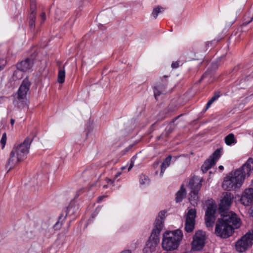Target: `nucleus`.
<instances>
[{
	"label": "nucleus",
	"instance_id": "obj_1",
	"mask_svg": "<svg viewBox=\"0 0 253 253\" xmlns=\"http://www.w3.org/2000/svg\"><path fill=\"white\" fill-rule=\"evenodd\" d=\"M241 224V220L236 213L227 211L222 218L218 219L215 225V233L220 238H227L232 235L234 229L239 228Z\"/></svg>",
	"mask_w": 253,
	"mask_h": 253
},
{
	"label": "nucleus",
	"instance_id": "obj_2",
	"mask_svg": "<svg viewBox=\"0 0 253 253\" xmlns=\"http://www.w3.org/2000/svg\"><path fill=\"white\" fill-rule=\"evenodd\" d=\"M32 141V139L27 137L22 143L14 147L7 164V168L11 169L18 163L24 160L26 158Z\"/></svg>",
	"mask_w": 253,
	"mask_h": 253
},
{
	"label": "nucleus",
	"instance_id": "obj_3",
	"mask_svg": "<svg viewBox=\"0 0 253 253\" xmlns=\"http://www.w3.org/2000/svg\"><path fill=\"white\" fill-rule=\"evenodd\" d=\"M182 238V232L179 229L165 232L163 236L162 249L166 251H172L176 250L179 247Z\"/></svg>",
	"mask_w": 253,
	"mask_h": 253
},
{
	"label": "nucleus",
	"instance_id": "obj_4",
	"mask_svg": "<svg viewBox=\"0 0 253 253\" xmlns=\"http://www.w3.org/2000/svg\"><path fill=\"white\" fill-rule=\"evenodd\" d=\"M244 175L240 170H236L225 177L222 183L224 189L230 191L240 187L244 180Z\"/></svg>",
	"mask_w": 253,
	"mask_h": 253
},
{
	"label": "nucleus",
	"instance_id": "obj_5",
	"mask_svg": "<svg viewBox=\"0 0 253 253\" xmlns=\"http://www.w3.org/2000/svg\"><path fill=\"white\" fill-rule=\"evenodd\" d=\"M202 178L193 177L189 181L188 186L191 189L189 200L190 204L196 206L199 201L198 191L201 188Z\"/></svg>",
	"mask_w": 253,
	"mask_h": 253
},
{
	"label": "nucleus",
	"instance_id": "obj_6",
	"mask_svg": "<svg viewBox=\"0 0 253 253\" xmlns=\"http://www.w3.org/2000/svg\"><path fill=\"white\" fill-rule=\"evenodd\" d=\"M253 244V230L249 231L238 240L235 244L236 250L240 253L245 252Z\"/></svg>",
	"mask_w": 253,
	"mask_h": 253
},
{
	"label": "nucleus",
	"instance_id": "obj_7",
	"mask_svg": "<svg viewBox=\"0 0 253 253\" xmlns=\"http://www.w3.org/2000/svg\"><path fill=\"white\" fill-rule=\"evenodd\" d=\"M205 233L202 231H197L193 236L192 243V250L193 251L201 250L205 243Z\"/></svg>",
	"mask_w": 253,
	"mask_h": 253
},
{
	"label": "nucleus",
	"instance_id": "obj_8",
	"mask_svg": "<svg viewBox=\"0 0 253 253\" xmlns=\"http://www.w3.org/2000/svg\"><path fill=\"white\" fill-rule=\"evenodd\" d=\"M221 156V150L216 149L208 159L206 160L202 166L201 169L203 172H206L213 166Z\"/></svg>",
	"mask_w": 253,
	"mask_h": 253
},
{
	"label": "nucleus",
	"instance_id": "obj_9",
	"mask_svg": "<svg viewBox=\"0 0 253 253\" xmlns=\"http://www.w3.org/2000/svg\"><path fill=\"white\" fill-rule=\"evenodd\" d=\"M196 211L195 209L189 210L185 219V229L187 232H192L195 227Z\"/></svg>",
	"mask_w": 253,
	"mask_h": 253
},
{
	"label": "nucleus",
	"instance_id": "obj_10",
	"mask_svg": "<svg viewBox=\"0 0 253 253\" xmlns=\"http://www.w3.org/2000/svg\"><path fill=\"white\" fill-rule=\"evenodd\" d=\"M233 198V195L230 193L225 192L223 194V197L219 205V210L221 212L229 208Z\"/></svg>",
	"mask_w": 253,
	"mask_h": 253
},
{
	"label": "nucleus",
	"instance_id": "obj_11",
	"mask_svg": "<svg viewBox=\"0 0 253 253\" xmlns=\"http://www.w3.org/2000/svg\"><path fill=\"white\" fill-rule=\"evenodd\" d=\"M165 213L166 212L164 211H161L159 213L158 216L155 220V227L152 231V236L155 234L160 235L163 226L164 218L165 217Z\"/></svg>",
	"mask_w": 253,
	"mask_h": 253
},
{
	"label": "nucleus",
	"instance_id": "obj_12",
	"mask_svg": "<svg viewBox=\"0 0 253 253\" xmlns=\"http://www.w3.org/2000/svg\"><path fill=\"white\" fill-rule=\"evenodd\" d=\"M30 83L28 80L25 79L23 81L17 91V98L19 100L24 99L26 98L27 93L29 91Z\"/></svg>",
	"mask_w": 253,
	"mask_h": 253
},
{
	"label": "nucleus",
	"instance_id": "obj_13",
	"mask_svg": "<svg viewBox=\"0 0 253 253\" xmlns=\"http://www.w3.org/2000/svg\"><path fill=\"white\" fill-rule=\"evenodd\" d=\"M240 202L245 206H250L253 203V190L245 189L240 198Z\"/></svg>",
	"mask_w": 253,
	"mask_h": 253
},
{
	"label": "nucleus",
	"instance_id": "obj_14",
	"mask_svg": "<svg viewBox=\"0 0 253 253\" xmlns=\"http://www.w3.org/2000/svg\"><path fill=\"white\" fill-rule=\"evenodd\" d=\"M215 210L212 206H209L205 213V222L208 227H212L215 220L214 215Z\"/></svg>",
	"mask_w": 253,
	"mask_h": 253
},
{
	"label": "nucleus",
	"instance_id": "obj_15",
	"mask_svg": "<svg viewBox=\"0 0 253 253\" xmlns=\"http://www.w3.org/2000/svg\"><path fill=\"white\" fill-rule=\"evenodd\" d=\"M166 86L167 84L163 82L162 80L155 84L153 90L154 96L156 99H158V97L161 95L165 94L166 93Z\"/></svg>",
	"mask_w": 253,
	"mask_h": 253
},
{
	"label": "nucleus",
	"instance_id": "obj_16",
	"mask_svg": "<svg viewBox=\"0 0 253 253\" xmlns=\"http://www.w3.org/2000/svg\"><path fill=\"white\" fill-rule=\"evenodd\" d=\"M237 170H240L245 178L246 175L250 176V173L253 170V159L250 158L241 168Z\"/></svg>",
	"mask_w": 253,
	"mask_h": 253
},
{
	"label": "nucleus",
	"instance_id": "obj_17",
	"mask_svg": "<svg viewBox=\"0 0 253 253\" xmlns=\"http://www.w3.org/2000/svg\"><path fill=\"white\" fill-rule=\"evenodd\" d=\"M159 236V235L155 234L153 235L152 236V233H151L149 239L146 244L145 249L151 252L154 251L155 250L156 247L159 243L160 240Z\"/></svg>",
	"mask_w": 253,
	"mask_h": 253
},
{
	"label": "nucleus",
	"instance_id": "obj_18",
	"mask_svg": "<svg viewBox=\"0 0 253 253\" xmlns=\"http://www.w3.org/2000/svg\"><path fill=\"white\" fill-rule=\"evenodd\" d=\"M33 65V62L31 59L27 58L17 64V68L21 71L26 72L30 70Z\"/></svg>",
	"mask_w": 253,
	"mask_h": 253
},
{
	"label": "nucleus",
	"instance_id": "obj_19",
	"mask_svg": "<svg viewBox=\"0 0 253 253\" xmlns=\"http://www.w3.org/2000/svg\"><path fill=\"white\" fill-rule=\"evenodd\" d=\"M36 19V14L34 13V9L31 12L29 16V28L32 32L34 31L35 29V21Z\"/></svg>",
	"mask_w": 253,
	"mask_h": 253
},
{
	"label": "nucleus",
	"instance_id": "obj_20",
	"mask_svg": "<svg viewBox=\"0 0 253 253\" xmlns=\"http://www.w3.org/2000/svg\"><path fill=\"white\" fill-rule=\"evenodd\" d=\"M186 192L183 186L181 185L180 189L176 193L175 201L177 203L180 202L185 197Z\"/></svg>",
	"mask_w": 253,
	"mask_h": 253
},
{
	"label": "nucleus",
	"instance_id": "obj_21",
	"mask_svg": "<svg viewBox=\"0 0 253 253\" xmlns=\"http://www.w3.org/2000/svg\"><path fill=\"white\" fill-rule=\"evenodd\" d=\"M171 160V157L170 156H169L165 159V160L164 161L163 163L161 165V173L163 174L166 168L169 166Z\"/></svg>",
	"mask_w": 253,
	"mask_h": 253
},
{
	"label": "nucleus",
	"instance_id": "obj_22",
	"mask_svg": "<svg viewBox=\"0 0 253 253\" xmlns=\"http://www.w3.org/2000/svg\"><path fill=\"white\" fill-rule=\"evenodd\" d=\"M225 142L227 145L236 143V139L233 133H230L225 137Z\"/></svg>",
	"mask_w": 253,
	"mask_h": 253
},
{
	"label": "nucleus",
	"instance_id": "obj_23",
	"mask_svg": "<svg viewBox=\"0 0 253 253\" xmlns=\"http://www.w3.org/2000/svg\"><path fill=\"white\" fill-rule=\"evenodd\" d=\"M220 96L219 92H216L211 99L207 102L206 107V110H208L211 105Z\"/></svg>",
	"mask_w": 253,
	"mask_h": 253
},
{
	"label": "nucleus",
	"instance_id": "obj_24",
	"mask_svg": "<svg viewBox=\"0 0 253 253\" xmlns=\"http://www.w3.org/2000/svg\"><path fill=\"white\" fill-rule=\"evenodd\" d=\"M65 70L60 69L58 74V82L60 84H63L65 81Z\"/></svg>",
	"mask_w": 253,
	"mask_h": 253
},
{
	"label": "nucleus",
	"instance_id": "obj_25",
	"mask_svg": "<svg viewBox=\"0 0 253 253\" xmlns=\"http://www.w3.org/2000/svg\"><path fill=\"white\" fill-rule=\"evenodd\" d=\"M164 8L161 6H158L154 8L153 9L152 15L155 19H156L158 17L159 13L162 10H164Z\"/></svg>",
	"mask_w": 253,
	"mask_h": 253
},
{
	"label": "nucleus",
	"instance_id": "obj_26",
	"mask_svg": "<svg viewBox=\"0 0 253 253\" xmlns=\"http://www.w3.org/2000/svg\"><path fill=\"white\" fill-rule=\"evenodd\" d=\"M105 183L103 185V188L104 189H106L108 187H110L113 186L114 184V180H112L109 178H106L104 180Z\"/></svg>",
	"mask_w": 253,
	"mask_h": 253
},
{
	"label": "nucleus",
	"instance_id": "obj_27",
	"mask_svg": "<svg viewBox=\"0 0 253 253\" xmlns=\"http://www.w3.org/2000/svg\"><path fill=\"white\" fill-rule=\"evenodd\" d=\"M6 142V133H4L0 140V143L2 145V148H3L5 145Z\"/></svg>",
	"mask_w": 253,
	"mask_h": 253
},
{
	"label": "nucleus",
	"instance_id": "obj_28",
	"mask_svg": "<svg viewBox=\"0 0 253 253\" xmlns=\"http://www.w3.org/2000/svg\"><path fill=\"white\" fill-rule=\"evenodd\" d=\"M149 182V179L147 176L143 175L141 177L140 180V183L141 184H148Z\"/></svg>",
	"mask_w": 253,
	"mask_h": 253
},
{
	"label": "nucleus",
	"instance_id": "obj_29",
	"mask_svg": "<svg viewBox=\"0 0 253 253\" xmlns=\"http://www.w3.org/2000/svg\"><path fill=\"white\" fill-rule=\"evenodd\" d=\"M40 18L41 24L44 23L46 20V14L45 12H43L41 14Z\"/></svg>",
	"mask_w": 253,
	"mask_h": 253
},
{
	"label": "nucleus",
	"instance_id": "obj_30",
	"mask_svg": "<svg viewBox=\"0 0 253 253\" xmlns=\"http://www.w3.org/2000/svg\"><path fill=\"white\" fill-rule=\"evenodd\" d=\"M135 159L136 158L134 156L131 159L129 167L128 168V171H129L134 166V161Z\"/></svg>",
	"mask_w": 253,
	"mask_h": 253
},
{
	"label": "nucleus",
	"instance_id": "obj_31",
	"mask_svg": "<svg viewBox=\"0 0 253 253\" xmlns=\"http://www.w3.org/2000/svg\"><path fill=\"white\" fill-rule=\"evenodd\" d=\"M179 66H180L179 61H176V62H173L171 65V67L172 68H174V69L177 68L178 67H179Z\"/></svg>",
	"mask_w": 253,
	"mask_h": 253
},
{
	"label": "nucleus",
	"instance_id": "obj_32",
	"mask_svg": "<svg viewBox=\"0 0 253 253\" xmlns=\"http://www.w3.org/2000/svg\"><path fill=\"white\" fill-rule=\"evenodd\" d=\"M36 4L34 1L31 2V11L32 12V10L34 9V13L36 14Z\"/></svg>",
	"mask_w": 253,
	"mask_h": 253
},
{
	"label": "nucleus",
	"instance_id": "obj_33",
	"mask_svg": "<svg viewBox=\"0 0 253 253\" xmlns=\"http://www.w3.org/2000/svg\"><path fill=\"white\" fill-rule=\"evenodd\" d=\"M249 213L253 217V206H252L249 210Z\"/></svg>",
	"mask_w": 253,
	"mask_h": 253
},
{
	"label": "nucleus",
	"instance_id": "obj_34",
	"mask_svg": "<svg viewBox=\"0 0 253 253\" xmlns=\"http://www.w3.org/2000/svg\"><path fill=\"white\" fill-rule=\"evenodd\" d=\"M105 196H100L98 197V201L100 202L102 200V199L105 198Z\"/></svg>",
	"mask_w": 253,
	"mask_h": 253
},
{
	"label": "nucleus",
	"instance_id": "obj_35",
	"mask_svg": "<svg viewBox=\"0 0 253 253\" xmlns=\"http://www.w3.org/2000/svg\"><path fill=\"white\" fill-rule=\"evenodd\" d=\"M121 253H131L129 250H125L122 252Z\"/></svg>",
	"mask_w": 253,
	"mask_h": 253
},
{
	"label": "nucleus",
	"instance_id": "obj_36",
	"mask_svg": "<svg viewBox=\"0 0 253 253\" xmlns=\"http://www.w3.org/2000/svg\"><path fill=\"white\" fill-rule=\"evenodd\" d=\"M248 189H252V190H253V180L252 181V183L250 185V187L249 188H248Z\"/></svg>",
	"mask_w": 253,
	"mask_h": 253
},
{
	"label": "nucleus",
	"instance_id": "obj_37",
	"mask_svg": "<svg viewBox=\"0 0 253 253\" xmlns=\"http://www.w3.org/2000/svg\"><path fill=\"white\" fill-rule=\"evenodd\" d=\"M14 122H15V120L14 119H11V120H10V123H11V125L13 126L14 125Z\"/></svg>",
	"mask_w": 253,
	"mask_h": 253
},
{
	"label": "nucleus",
	"instance_id": "obj_38",
	"mask_svg": "<svg viewBox=\"0 0 253 253\" xmlns=\"http://www.w3.org/2000/svg\"><path fill=\"white\" fill-rule=\"evenodd\" d=\"M218 168L221 170H223L224 169V167H223V166H219Z\"/></svg>",
	"mask_w": 253,
	"mask_h": 253
},
{
	"label": "nucleus",
	"instance_id": "obj_39",
	"mask_svg": "<svg viewBox=\"0 0 253 253\" xmlns=\"http://www.w3.org/2000/svg\"><path fill=\"white\" fill-rule=\"evenodd\" d=\"M72 209V207L71 206L69 207L67 209V212H69Z\"/></svg>",
	"mask_w": 253,
	"mask_h": 253
},
{
	"label": "nucleus",
	"instance_id": "obj_40",
	"mask_svg": "<svg viewBox=\"0 0 253 253\" xmlns=\"http://www.w3.org/2000/svg\"><path fill=\"white\" fill-rule=\"evenodd\" d=\"M60 218H59V220H60ZM59 222H60V221H59V220H58V221L56 223V224H55V227H56L58 226V224L59 223Z\"/></svg>",
	"mask_w": 253,
	"mask_h": 253
},
{
	"label": "nucleus",
	"instance_id": "obj_41",
	"mask_svg": "<svg viewBox=\"0 0 253 253\" xmlns=\"http://www.w3.org/2000/svg\"><path fill=\"white\" fill-rule=\"evenodd\" d=\"M5 65L3 64L2 65V66H0V71L2 69H3V68H4Z\"/></svg>",
	"mask_w": 253,
	"mask_h": 253
},
{
	"label": "nucleus",
	"instance_id": "obj_42",
	"mask_svg": "<svg viewBox=\"0 0 253 253\" xmlns=\"http://www.w3.org/2000/svg\"><path fill=\"white\" fill-rule=\"evenodd\" d=\"M207 76V73H205V74L203 75V77H205V76Z\"/></svg>",
	"mask_w": 253,
	"mask_h": 253
},
{
	"label": "nucleus",
	"instance_id": "obj_43",
	"mask_svg": "<svg viewBox=\"0 0 253 253\" xmlns=\"http://www.w3.org/2000/svg\"><path fill=\"white\" fill-rule=\"evenodd\" d=\"M168 77V76H164V78H166V77Z\"/></svg>",
	"mask_w": 253,
	"mask_h": 253
},
{
	"label": "nucleus",
	"instance_id": "obj_44",
	"mask_svg": "<svg viewBox=\"0 0 253 253\" xmlns=\"http://www.w3.org/2000/svg\"><path fill=\"white\" fill-rule=\"evenodd\" d=\"M252 135L253 136V133H252Z\"/></svg>",
	"mask_w": 253,
	"mask_h": 253
}]
</instances>
